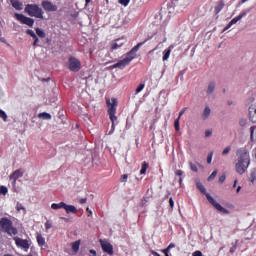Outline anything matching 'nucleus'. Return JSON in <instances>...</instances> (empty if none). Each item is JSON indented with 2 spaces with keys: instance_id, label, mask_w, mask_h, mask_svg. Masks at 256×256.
<instances>
[{
  "instance_id": "cd10ccee",
  "label": "nucleus",
  "mask_w": 256,
  "mask_h": 256,
  "mask_svg": "<svg viewBox=\"0 0 256 256\" xmlns=\"http://www.w3.org/2000/svg\"><path fill=\"white\" fill-rule=\"evenodd\" d=\"M36 34L38 35V37H41L42 39H45V31H43V29L36 28Z\"/></svg>"
},
{
  "instance_id": "f704fd0d",
  "label": "nucleus",
  "mask_w": 256,
  "mask_h": 256,
  "mask_svg": "<svg viewBox=\"0 0 256 256\" xmlns=\"http://www.w3.org/2000/svg\"><path fill=\"white\" fill-rule=\"evenodd\" d=\"M16 210H17L18 212H21V211H24V212H25V207L23 206V204L17 203V204H16Z\"/></svg>"
},
{
  "instance_id": "de8ad7c7",
  "label": "nucleus",
  "mask_w": 256,
  "mask_h": 256,
  "mask_svg": "<svg viewBox=\"0 0 256 256\" xmlns=\"http://www.w3.org/2000/svg\"><path fill=\"white\" fill-rule=\"evenodd\" d=\"M169 206L171 207V209H173V207H175V201H173V198L169 199Z\"/></svg>"
},
{
  "instance_id": "680f3d73",
  "label": "nucleus",
  "mask_w": 256,
  "mask_h": 256,
  "mask_svg": "<svg viewBox=\"0 0 256 256\" xmlns=\"http://www.w3.org/2000/svg\"><path fill=\"white\" fill-rule=\"evenodd\" d=\"M236 192H237V193H240V192H241V186H238V187H237Z\"/></svg>"
},
{
  "instance_id": "6e6d98bb",
  "label": "nucleus",
  "mask_w": 256,
  "mask_h": 256,
  "mask_svg": "<svg viewBox=\"0 0 256 256\" xmlns=\"http://www.w3.org/2000/svg\"><path fill=\"white\" fill-rule=\"evenodd\" d=\"M231 27H233V24L229 22L228 25L223 29V31H227L228 29H231Z\"/></svg>"
},
{
  "instance_id": "4d7b16f0",
  "label": "nucleus",
  "mask_w": 256,
  "mask_h": 256,
  "mask_svg": "<svg viewBox=\"0 0 256 256\" xmlns=\"http://www.w3.org/2000/svg\"><path fill=\"white\" fill-rule=\"evenodd\" d=\"M223 7H224L223 4H221L220 6H217V7H216L217 13H219V11H221V9H223Z\"/></svg>"
},
{
  "instance_id": "f03ea898",
  "label": "nucleus",
  "mask_w": 256,
  "mask_h": 256,
  "mask_svg": "<svg viewBox=\"0 0 256 256\" xmlns=\"http://www.w3.org/2000/svg\"><path fill=\"white\" fill-rule=\"evenodd\" d=\"M143 45H145V42H140L138 43L136 46H134L131 51H129L126 56L120 60L118 63L110 66V69H125L127 67V65H129V63H131V61H133L135 59V57H137V51H139V49H141V47H143Z\"/></svg>"
},
{
  "instance_id": "8fccbe9b",
  "label": "nucleus",
  "mask_w": 256,
  "mask_h": 256,
  "mask_svg": "<svg viewBox=\"0 0 256 256\" xmlns=\"http://www.w3.org/2000/svg\"><path fill=\"white\" fill-rule=\"evenodd\" d=\"M225 179H226V176L225 174H223L222 176L219 177V183H225Z\"/></svg>"
},
{
  "instance_id": "a211bd4d",
  "label": "nucleus",
  "mask_w": 256,
  "mask_h": 256,
  "mask_svg": "<svg viewBox=\"0 0 256 256\" xmlns=\"http://www.w3.org/2000/svg\"><path fill=\"white\" fill-rule=\"evenodd\" d=\"M243 17H247V12H242L240 15L236 16L230 21V25H235L238 21H241Z\"/></svg>"
},
{
  "instance_id": "f3484780",
  "label": "nucleus",
  "mask_w": 256,
  "mask_h": 256,
  "mask_svg": "<svg viewBox=\"0 0 256 256\" xmlns=\"http://www.w3.org/2000/svg\"><path fill=\"white\" fill-rule=\"evenodd\" d=\"M215 87H217V84L215 83V81H211L210 83H208L207 90H206L207 95H213V92L215 91Z\"/></svg>"
},
{
  "instance_id": "0e129e2a",
  "label": "nucleus",
  "mask_w": 256,
  "mask_h": 256,
  "mask_svg": "<svg viewBox=\"0 0 256 256\" xmlns=\"http://www.w3.org/2000/svg\"><path fill=\"white\" fill-rule=\"evenodd\" d=\"M86 211H88V213H90V215H93V211L89 210V208H87Z\"/></svg>"
},
{
  "instance_id": "09e8293b",
  "label": "nucleus",
  "mask_w": 256,
  "mask_h": 256,
  "mask_svg": "<svg viewBox=\"0 0 256 256\" xmlns=\"http://www.w3.org/2000/svg\"><path fill=\"white\" fill-rule=\"evenodd\" d=\"M192 256H203V253L199 250L193 252Z\"/></svg>"
},
{
  "instance_id": "4be33fe9",
  "label": "nucleus",
  "mask_w": 256,
  "mask_h": 256,
  "mask_svg": "<svg viewBox=\"0 0 256 256\" xmlns=\"http://www.w3.org/2000/svg\"><path fill=\"white\" fill-rule=\"evenodd\" d=\"M71 247H72V251L74 253H78L79 252V247H81V240H77V241L73 242L71 244Z\"/></svg>"
},
{
  "instance_id": "2eb2a0df",
  "label": "nucleus",
  "mask_w": 256,
  "mask_h": 256,
  "mask_svg": "<svg viewBox=\"0 0 256 256\" xmlns=\"http://www.w3.org/2000/svg\"><path fill=\"white\" fill-rule=\"evenodd\" d=\"M209 117H211V107L206 105L204 110L202 111L201 119L203 121H207V119H209Z\"/></svg>"
},
{
  "instance_id": "3c124183",
  "label": "nucleus",
  "mask_w": 256,
  "mask_h": 256,
  "mask_svg": "<svg viewBox=\"0 0 256 256\" xmlns=\"http://www.w3.org/2000/svg\"><path fill=\"white\" fill-rule=\"evenodd\" d=\"M51 227H52L51 222L47 221V222L45 223V228H46V230L49 231V229H51Z\"/></svg>"
},
{
  "instance_id": "49530a36",
  "label": "nucleus",
  "mask_w": 256,
  "mask_h": 256,
  "mask_svg": "<svg viewBox=\"0 0 256 256\" xmlns=\"http://www.w3.org/2000/svg\"><path fill=\"white\" fill-rule=\"evenodd\" d=\"M185 111H187V108H183V109L179 112L178 119H181V117H183V115H185Z\"/></svg>"
},
{
  "instance_id": "ddd939ff",
  "label": "nucleus",
  "mask_w": 256,
  "mask_h": 256,
  "mask_svg": "<svg viewBox=\"0 0 256 256\" xmlns=\"http://www.w3.org/2000/svg\"><path fill=\"white\" fill-rule=\"evenodd\" d=\"M249 119L252 123H256V104H251L248 108Z\"/></svg>"
},
{
  "instance_id": "5fc2aeb1",
  "label": "nucleus",
  "mask_w": 256,
  "mask_h": 256,
  "mask_svg": "<svg viewBox=\"0 0 256 256\" xmlns=\"http://www.w3.org/2000/svg\"><path fill=\"white\" fill-rule=\"evenodd\" d=\"M38 43H39V38L36 36V38H34L33 46L37 47Z\"/></svg>"
},
{
  "instance_id": "864d4df0",
  "label": "nucleus",
  "mask_w": 256,
  "mask_h": 256,
  "mask_svg": "<svg viewBox=\"0 0 256 256\" xmlns=\"http://www.w3.org/2000/svg\"><path fill=\"white\" fill-rule=\"evenodd\" d=\"M159 45H161V44H158L154 49L150 50L149 55L155 53V51H157V49H159Z\"/></svg>"
},
{
  "instance_id": "6e6552de",
  "label": "nucleus",
  "mask_w": 256,
  "mask_h": 256,
  "mask_svg": "<svg viewBox=\"0 0 256 256\" xmlns=\"http://www.w3.org/2000/svg\"><path fill=\"white\" fill-rule=\"evenodd\" d=\"M69 69L70 71H73L74 73H77L81 70V61L75 57L69 58Z\"/></svg>"
},
{
  "instance_id": "393cba45",
  "label": "nucleus",
  "mask_w": 256,
  "mask_h": 256,
  "mask_svg": "<svg viewBox=\"0 0 256 256\" xmlns=\"http://www.w3.org/2000/svg\"><path fill=\"white\" fill-rule=\"evenodd\" d=\"M39 119H44L45 121H49L51 120V114L47 113V112H42L40 114H38Z\"/></svg>"
},
{
  "instance_id": "2f4dec72",
  "label": "nucleus",
  "mask_w": 256,
  "mask_h": 256,
  "mask_svg": "<svg viewBox=\"0 0 256 256\" xmlns=\"http://www.w3.org/2000/svg\"><path fill=\"white\" fill-rule=\"evenodd\" d=\"M7 193H9V189H7V187H5V186H1L0 187V195H6Z\"/></svg>"
},
{
  "instance_id": "dca6fc26",
  "label": "nucleus",
  "mask_w": 256,
  "mask_h": 256,
  "mask_svg": "<svg viewBox=\"0 0 256 256\" xmlns=\"http://www.w3.org/2000/svg\"><path fill=\"white\" fill-rule=\"evenodd\" d=\"M10 3L16 11H23V2L19 0H10Z\"/></svg>"
},
{
  "instance_id": "c9c22d12",
  "label": "nucleus",
  "mask_w": 256,
  "mask_h": 256,
  "mask_svg": "<svg viewBox=\"0 0 256 256\" xmlns=\"http://www.w3.org/2000/svg\"><path fill=\"white\" fill-rule=\"evenodd\" d=\"M0 119H3V121H7V113L5 111L0 110Z\"/></svg>"
},
{
  "instance_id": "9b49d317",
  "label": "nucleus",
  "mask_w": 256,
  "mask_h": 256,
  "mask_svg": "<svg viewBox=\"0 0 256 256\" xmlns=\"http://www.w3.org/2000/svg\"><path fill=\"white\" fill-rule=\"evenodd\" d=\"M42 7H43L44 11H48V12H55L58 9L57 5H55L51 1H47V0H44L42 2Z\"/></svg>"
},
{
  "instance_id": "37998d69",
  "label": "nucleus",
  "mask_w": 256,
  "mask_h": 256,
  "mask_svg": "<svg viewBox=\"0 0 256 256\" xmlns=\"http://www.w3.org/2000/svg\"><path fill=\"white\" fill-rule=\"evenodd\" d=\"M250 131H251V137H255L256 138V127H251L250 128Z\"/></svg>"
},
{
  "instance_id": "4468645a",
  "label": "nucleus",
  "mask_w": 256,
  "mask_h": 256,
  "mask_svg": "<svg viewBox=\"0 0 256 256\" xmlns=\"http://www.w3.org/2000/svg\"><path fill=\"white\" fill-rule=\"evenodd\" d=\"M173 49H175V46L170 45L168 48H166L163 51L162 61H168L169 60V57H171V51H173Z\"/></svg>"
},
{
  "instance_id": "ea45409f",
  "label": "nucleus",
  "mask_w": 256,
  "mask_h": 256,
  "mask_svg": "<svg viewBox=\"0 0 256 256\" xmlns=\"http://www.w3.org/2000/svg\"><path fill=\"white\" fill-rule=\"evenodd\" d=\"M179 119H180V118H177V119L174 121V127H175L176 131H179V129H181V127L179 126Z\"/></svg>"
},
{
  "instance_id": "4c0bfd02",
  "label": "nucleus",
  "mask_w": 256,
  "mask_h": 256,
  "mask_svg": "<svg viewBox=\"0 0 256 256\" xmlns=\"http://www.w3.org/2000/svg\"><path fill=\"white\" fill-rule=\"evenodd\" d=\"M191 171H194V173H197V165L193 164V162H189Z\"/></svg>"
},
{
  "instance_id": "f257e3e1",
  "label": "nucleus",
  "mask_w": 256,
  "mask_h": 256,
  "mask_svg": "<svg viewBox=\"0 0 256 256\" xmlns=\"http://www.w3.org/2000/svg\"><path fill=\"white\" fill-rule=\"evenodd\" d=\"M237 163L235 165L236 171L239 175H243L247 169H249V165L251 164V158L249 156V152L244 148H241L237 151Z\"/></svg>"
},
{
  "instance_id": "72a5a7b5",
  "label": "nucleus",
  "mask_w": 256,
  "mask_h": 256,
  "mask_svg": "<svg viewBox=\"0 0 256 256\" xmlns=\"http://www.w3.org/2000/svg\"><path fill=\"white\" fill-rule=\"evenodd\" d=\"M217 173H218V171L214 170L212 172V174L208 177V181H213V179H215L217 177Z\"/></svg>"
},
{
  "instance_id": "79ce46f5",
  "label": "nucleus",
  "mask_w": 256,
  "mask_h": 256,
  "mask_svg": "<svg viewBox=\"0 0 256 256\" xmlns=\"http://www.w3.org/2000/svg\"><path fill=\"white\" fill-rule=\"evenodd\" d=\"M128 177H129V175L123 174V175L121 176V179H120L121 183H127Z\"/></svg>"
},
{
  "instance_id": "412c9836",
  "label": "nucleus",
  "mask_w": 256,
  "mask_h": 256,
  "mask_svg": "<svg viewBox=\"0 0 256 256\" xmlns=\"http://www.w3.org/2000/svg\"><path fill=\"white\" fill-rule=\"evenodd\" d=\"M20 177H23V172H21V170L14 171L10 176V178L14 180V183L17 181V179H20Z\"/></svg>"
},
{
  "instance_id": "e2e57ef3",
  "label": "nucleus",
  "mask_w": 256,
  "mask_h": 256,
  "mask_svg": "<svg viewBox=\"0 0 256 256\" xmlns=\"http://www.w3.org/2000/svg\"><path fill=\"white\" fill-rule=\"evenodd\" d=\"M233 189H235V187H237V180L234 181V184H233Z\"/></svg>"
},
{
  "instance_id": "423d86ee",
  "label": "nucleus",
  "mask_w": 256,
  "mask_h": 256,
  "mask_svg": "<svg viewBox=\"0 0 256 256\" xmlns=\"http://www.w3.org/2000/svg\"><path fill=\"white\" fill-rule=\"evenodd\" d=\"M107 107H108V115L110 117L111 121H117V116H115V113H117V99L112 98L111 100H106Z\"/></svg>"
},
{
  "instance_id": "58836bf2",
  "label": "nucleus",
  "mask_w": 256,
  "mask_h": 256,
  "mask_svg": "<svg viewBox=\"0 0 256 256\" xmlns=\"http://www.w3.org/2000/svg\"><path fill=\"white\" fill-rule=\"evenodd\" d=\"M130 1L131 0H119L118 3H120V5H123L124 7H127Z\"/></svg>"
},
{
  "instance_id": "39448f33",
  "label": "nucleus",
  "mask_w": 256,
  "mask_h": 256,
  "mask_svg": "<svg viewBox=\"0 0 256 256\" xmlns=\"http://www.w3.org/2000/svg\"><path fill=\"white\" fill-rule=\"evenodd\" d=\"M24 11L30 17H36V19H43V9H41L37 4H27Z\"/></svg>"
},
{
  "instance_id": "9d476101",
  "label": "nucleus",
  "mask_w": 256,
  "mask_h": 256,
  "mask_svg": "<svg viewBox=\"0 0 256 256\" xmlns=\"http://www.w3.org/2000/svg\"><path fill=\"white\" fill-rule=\"evenodd\" d=\"M100 245L104 253H107L108 255H113V245H111V243L107 242V240H100Z\"/></svg>"
},
{
  "instance_id": "052dcab7",
  "label": "nucleus",
  "mask_w": 256,
  "mask_h": 256,
  "mask_svg": "<svg viewBox=\"0 0 256 256\" xmlns=\"http://www.w3.org/2000/svg\"><path fill=\"white\" fill-rule=\"evenodd\" d=\"M0 42H1V43H7V40H6L5 38L1 37V38H0Z\"/></svg>"
},
{
  "instance_id": "b1692460",
  "label": "nucleus",
  "mask_w": 256,
  "mask_h": 256,
  "mask_svg": "<svg viewBox=\"0 0 256 256\" xmlns=\"http://www.w3.org/2000/svg\"><path fill=\"white\" fill-rule=\"evenodd\" d=\"M65 202H60V203H53L51 204V209H54L55 211H57V209H65Z\"/></svg>"
},
{
  "instance_id": "6ab92c4d",
  "label": "nucleus",
  "mask_w": 256,
  "mask_h": 256,
  "mask_svg": "<svg viewBox=\"0 0 256 256\" xmlns=\"http://www.w3.org/2000/svg\"><path fill=\"white\" fill-rule=\"evenodd\" d=\"M243 17H247V12H242L240 15L236 16L230 21V25H235L238 21H241Z\"/></svg>"
},
{
  "instance_id": "aec40b11",
  "label": "nucleus",
  "mask_w": 256,
  "mask_h": 256,
  "mask_svg": "<svg viewBox=\"0 0 256 256\" xmlns=\"http://www.w3.org/2000/svg\"><path fill=\"white\" fill-rule=\"evenodd\" d=\"M64 209H65L66 213H68V214H69V213H74V214L77 213V207H75V206H73V205H67V204H65Z\"/></svg>"
},
{
  "instance_id": "20e7f679",
  "label": "nucleus",
  "mask_w": 256,
  "mask_h": 256,
  "mask_svg": "<svg viewBox=\"0 0 256 256\" xmlns=\"http://www.w3.org/2000/svg\"><path fill=\"white\" fill-rule=\"evenodd\" d=\"M0 231H4L8 235H17V228L13 226V222L9 218L0 219Z\"/></svg>"
},
{
  "instance_id": "a19ab883",
  "label": "nucleus",
  "mask_w": 256,
  "mask_h": 256,
  "mask_svg": "<svg viewBox=\"0 0 256 256\" xmlns=\"http://www.w3.org/2000/svg\"><path fill=\"white\" fill-rule=\"evenodd\" d=\"M213 161V152H210L207 156V163L210 165V163Z\"/></svg>"
},
{
  "instance_id": "338daca9",
  "label": "nucleus",
  "mask_w": 256,
  "mask_h": 256,
  "mask_svg": "<svg viewBox=\"0 0 256 256\" xmlns=\"http://www.w3.org/2000/svg\"><path fill=\"white\" fill-rule=\"evenodd\" d=\"M86 1V5H89V3H91V0H85Z\"/></svg>"
},
{
  "instance_id": "c85d7f7f",
  "label": "nucleus",
  "mask_w": 256,
  "mask_h": 256,
  "mask_svg": "<svg viewBox=\"0 0 256 256\" xmlns=\"http://www.w3.org/2000/svg\"><path fill=\"white\" fill-rule=\"evenodd\" d=\"M239 244V240H236L235 243H232V247L230 248V253H234L237 251V245Z\"/></svg>"
},
{
  "instance_id": "69168bd1",
  "label": "nucleus",
  "mask_w": 256,
  "mask_h": 256,
  "mask_svg": "<svg viewBox=\"0 0 256 256\" xmlns=\"http://www.w3.org/2000/svg\"><path fill=\"white\" fill-rule=\"evenodd\" d=\"M180 185L183 183V178H179Z\"/></svg>"
},
{
  "instance_id": "bb28decb",
  "label": "nucleus",
  "mask_w": 256,
  "mask_h": 256,
  "mask_svg": "<svg viewBox=\"0 0 256 256\" xmlns=\"http://www.w3.org/2000/svg\"><path fill=\"white\" fill-rule=\"evenodd\" d=\"M249 181H250V183H255V181H256V168L251 170Z\"/></svg>"
},
{
  "instance_id": "c03bdc74",
  "label": "nucleus",
  "mask_w": 256,
  "mask_h": 256,
  "mask_svg": "<svg viewBox=\"0 0 256 256\" xmlns=\"http://www.w3.org/2000/svg\"><path fill=\"white\" fill-rule=\"evenodd\" d=\"M211 135H213V130L207 129V130L205 131V137H211Z\"/></svg>"
},
{
  "instance_id": "0eeeda50",
  "label": "nucleus",
  "mask_w": 256,
  "mask_h": 256,
  "mask_svg": "<svg viewBox=\"0 0 256 256\" xmlns=\"http://www.w3.org/2000/svg\"><path fill=\"white\" fill-rule=\"evenodd\" d=\"M14 17L22 25H27L28 27H33V25H35V20L33 18H29L23 14L15 13Z\"/></svg>"
},
{
  "instance_id": "a878e982",
  "label": "nucleus",
  "mask_w": 256,
  "mask_h": 256,
  "mask_svg": "<svg viewBox=\"0 0 256 256\" xmlns=\"http://www.w3.org/2000/svg\"><path fill=\"white\" fill-rule=\"evenodd\" d=\"M147 169H149V163L143 162L140 170V175H145L147 173Z\"/></svg>"
},
{
  "instance_id": "774afa93",
  "label": "nucleus",
  "mask_w": 256,
  "mask_h": 256,
  "mask_svg": "<svg viewBox=\"0 0 256 256\" xmlns=\"http://www.w3.org/2000/svg\"><path fill=\"white\" fill-rule=\"evenodd\" d=\"M164 254H165L166 256H170V255H169V252H168V253H164Z\"/></svg>"
},
{
  "instance_id": "1a4fd4ad",
  "label": "nucleus",
  "mask_w": 256,
  "mask_h": 256,
  "mask_svg": "<svg viewBox=\"0 0 256 256\" xmlns=\"http://www.w3.org/2000/svg\"><path fill=\"white\" fill-rule=\"evenodd\" d=\"M14 241L16 243V245L20 248V249H24L25 251H29V241L19 238V237H15Z\"/></svg>"
},
{
  "instance_id": "a18cd8bd",
  "label": "nucleus",
  "mask_w": 256,
  "mask_h": 256,
  "mask_svg": "<svg viewBox=\"0 0 256 256\" xmlns=\"http://www.w3.org/2000/svg\"><path fill=\"white\" fill-rule=\"evenodd\" d=\"M115 132V121H112L111 131L109 132V135H113Z\"/></svg>"
},
{
  "instance_id": "7ed1b4c3",
  "label": "nucleus",
  "mask_w": 256,
  "mask_h": 256,
  "mask_svg": "<svg viewBox=\"0 0 256 256\" xmlns=\"http://www.w3.org/2000/svg\"><path fill=\"white\" fill-rule=\"evenodd\" d=\"M196 187L199 189L200 192L203 193V195L206 196L207 201L210 205H212L214 208H216L220 213H223L224 215H229V210L221 206L217 201H215L214 198L211 197L209 193H207V190L205 189V186L201 182H196Z\"/></svg>"
},
{
  "instance_id": "f8f14e48",
  "label": "nucleus",
  "mask_w": 256,
  "mask_h": 256,
  "mask_svg": "<svg viewBox=\"0 0 256 256\" xmlns=\"http://www.w3.org/2000/svg\"><path fill=\"white\" fill-rule=\"evenodd\" d=\"M125 43H127V39H125V38L116 39L114 42L111 43L112 51L121 49V47H123V45H125Z\"/></svg>"
},
{
  "instance_id": "7c9ffc66",
  "label": "nucleus",
  "mask_w": 256,
  "mask_h": 256,
  "mask_svg": "<svg viewBox=\"0 0 256 256\" xmlns=\"http://www.w3.org/2000/svg\"><path fill=\"white\" fill-rule=\"evenodd\" d=\"M26 33L27 35H30V37H32L33 39H37V34H35V31L28 29Z\"/></svg>"
},
{
  "instance_id": "13d9d810",
  "label": "nucleus",
  "mask_w": 256,
  "mask_h": 256,
  "mask_svg": "<svg viewBox=\"0 0 256 256\" xmlns=\"http://www.w3.org/2000/svg\"><path fill=\"white\" fill-rule=\"evenodd\" d=\"M80 203H81V205H83L84 203H87V198L80 199Z\"/></svg>"
},
{
  "instance_id": "5701e85b",
  "label": "nucleus",
  "mask_w": 256,
  "mask_h": 256,
  "mask_svg": "<svg viewBox=\"0 0 256 256\" xmlns=\"http://www.w3.org/2000/svg\"><path fill=\"white\" fill-rule=\"evenodd\" d=\"M36 239L39 247H43L45 245V237H43V235L37 233Z\"/></svg>"
},
{
  "instance_id": "603ef678",
  "label": "nucleus",
  "mask_w": 256,
  "mask_h": 256,
  "mask_svg": "<svg viewBox=\"0 0 256 256\" xmlns=\"http://www.w3.org/2000/svg\"><path fill=\"white\" fill-rule=\"evenodd\" d=\"M185 172H183V170H176L175 175H177L178 177H181Z\"/></svg>"
},
{
  "instance_id": "bf43d9fd",
  "label": "nucleus",
  "mask_w": 256,
  "mask_h": 256,
  "mask_svg": "<svg viewBox=\"0 0 256 256\" xmlns=\"http://www.w3.org/2000/svg\"><path fill=\"white\" fill-rule=\"evenodd\" d=\"M151 253H152L153 256H161V254H159V253H157L155 251H152Z\"/></svg>"
},
{
  "instance_id": "473e14b6",
  "label": "nucleus",
  "mask_w": 256,
  "mask_h": 256,
  "mask_svg": "<svg viewBox=\"0 0 256 256\" xmlns=\"http://www.w3.org/2000/svg\"><path fill=\"white\" fill-rule=\"evenodd\" d=\"M171 249H175L174 243L169 244V246L163 250V253H169L171 251Z\"/></svg>"
},
{
  "instance_id": "e433bc0d",
  "label": "nucleus",
  "mask_w": 256,
  "mask_h": 256,
  "mask_svg": "<svg viewBox=\"0 0 256 256\" xmlns=\"http://www.w3.org/2000/svg\"><path fill=\"white\" fill-rule=\"evenodd\" d=\"M143 89H145V84H139V86L136 88V93H141Z\"/></svg>"
},
{
  "instance_id": "c756f323",
  "label": "nucleus",
  "mask_w": 256,
  "mask_h": 256,
  "mask_svg": "<svg viewBox=\"0 0 256 256\" xmlns=\"http://www.w3.org/2000/svg\"><path fill=\"white\" fill-rule=\"evenodd\" d=\"M231 153V146H227L226 148L223 149L222 155L225 157V155H229Z\"/></svg>"
}]
</instances>
